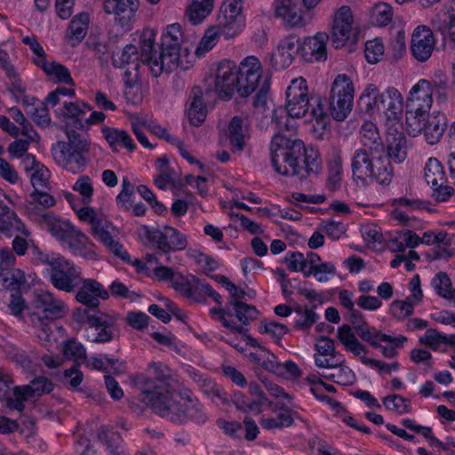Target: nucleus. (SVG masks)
<instances>
[{
    "label": "nucleus",
    "instance_id": "nucleus-7",
    "mask_svg": "<svg viewBox=\"0 0 455 455\" xmlns=\"http://www.w3.org/2000/svg\"><path fill=\"white\" fill-rule=\"evenodd\" d=\"M433 104V87L430 81L420 79L412 86L406 100L405 124H410L413 128L419 127L416 124V118L427 115Z\"/></svg>",
    "mask_w": 455,
    "mask_h": 455
},
{
    "label": "nucleus",
    "instance_id": "nucleus-13",
    "mask_svg": "<svg viewBox=\"0 0 455 455\" xmlns=\"http://www.w3.org/2000/svg\"><path fill=\"white\" fill-rule=\"evenodd\" d=\"M214 91L223 100H229L235 92L238 93V78L234 62L222 60L219 63L214 79Z\"/></svg>",
    "mask_w": 455,
    "mask_h": 455
},
{
    "label": "nucleus",
    "instance_id": "nucleus-34",
    "mask_svg": "<svg viewBox=\"0 0 455 455\" xmlns=\"http://www.w3.org/2000/svg\"><path fill=\"white\" fill-rule=\"evenodd\" d=\"M145 245L156 250V253L168 254L170 246L166 239L165 226L162 228L142 227Z\"/></svg>",
    "mask_w": 455,
    "mask_h": 455
},
{
    "label": "nucleus",
    "instance_id": "nucleus-61",
    "mask_svg": "<svg viewBox=\"0 0 455 455\" xmlns=\"http://www.w3.org/2000/svg\"><path fill=\"white\" fill-rule=\"evenodd\" d=\"M166 239L171 251H182L188 246L187 235L178 229L165 226Z\"/></svg>",
    "mask_w": 455,
    "mask_h": 455
},
{
    "label": "nucleus",
    "instance_id": "nucleus-5",
    "mask_svg": "<svg viewBox=\"0 0 455 455\" xmlns=\"http://www.w3.org/2000/svg\"><path fill=\"white\" fill-rule=\"evenodd\" d=\"M310 99L306 79L302 76L291 80L286 90L285 109L280 108L273 111L272 124L279 131L290 130V117L305 116L309 108Z\"/></svg>",
    "mask_w": 455,
    "mask_h": 455
},
{
    "label": "nucleus",
    "instance_id": "nucleus-32",
    "mask_svg": "<svg viewBox=\"0 0 455 455\" xmlns=\"http://www.w3.org/2000/svg\"><path fill=\"white\" fill-rule=\"evenodd\" d=\"M189 100L190 104L188 112L189 123L194 126H199L204 121L207 114L201 87L195 86L192 88Z\"/></svg>",
    "mask_w": 455,
    "mask_h": 455
},
{
    "label": "nucleus",
    "instance_id": "nucleus-15",
    "mask_svg": "<svg viewBox=\"0 0 455 455\" xmlns=\"http://www.w3.org/2000/svg\"><path fill=\"white\" fill-rule=\"evenodd\" d=\"M353 14L349 6H341L335 13L331 28L332 44L343 47L353 36Z\"/></svg>",
    "mask_w": 455,
    "mask_h": 455
},
{
    "label": "nucleus",
    "instance_id": "nucleus-44",
    "mask_svg": "<svg viewBox=\"0 0 455 455\" xmlns=\"http://www.w3.org/2000/svg\"><path fill=\"white\" fill-rule=\"evenodd\" d=\"M315 306L300 307L294 309L297 315L295 318V326L302 331L309 330L319 319V315L315 311Z\"/></svg>",
    "mask_w": 455,
    "mask_h": 455
},
{
    "label": "nucleus",
    "instance_id": "nucleus-47",
    "mask_svg": "<svg viewBox=\"0 0 455 455\" xmlns=\"http://www.w3.org/2000/svg\"><path fill=\"white\" fill-rule=\"evenodd\" d=\"M77 228L68 220H56L50 225V233L59 242L65 244Z\"/></svg>",
    "mask_w": 455,
    "mask_h": 455
},
{
    "label": "nucleus",
    "instance_id": "nucleus-20",
    "mask_svg": "<svg viewBox=\"0 0 455 455\" xmlns=\"http://www.w3.org/2000/svg\"><path fill=\"white\" fill-rule=\"evenodd\" d=\"M115 319L104 313L97 312L91 318V327L86 331V339L93 343L110 342L114 339Z\"/></svg>",
    "mask_w": 455,
    "mask_h": 455
},
{
    "label": "nucleus",
    "instance_id": "nucleus-49",
    "mask_svg": "<svg viewBox=\"0 0 455 455\" xmlns=\"http://www.w3.org/2000/svg\"><path fill=\"white\" fill-rule=\"evenodd\" d=\"M135 187L130 181L128 177L122 179V190L117 195L116 202L120 209L129 211L132 204V196L134 195Z\"/></svg>",
    "mask_w": 455,
    "mask_h": 455
},
{
    "label": "nucleus",
    "instance_id": "nucleus-18",
    "mask_svg": "<svg viewBox=\"0 0 455 455\" xmlns=\"http://www.w3.org/2000/svg\"><path fill=\"white\" fill-rule=\"evenodd\" d=\"M63 107L54 110L57 117L66 122L67 127L73 126L78 130L84 129L86 114L92 110V107L83 100L75 102L62 101Z\"/></svg>",
    "mask_w": 455,
    "mask_h": 455
},
{
    "label": "nucleus",
    "instance_id": "nucleus-55",
    "mask_svg": "<svg viewBox=\"0 0 455 455\" xmlns=\"http://www.w3.org/2000/svg\"><path fill=\"white\" fill-rule=\"evenodd\" d=\"M73 190L79 193L84 204H89L92 200L93 185L88 175L80 176L72 187Z\"/></svg>",
    "mask_w": 455,
    "mask_h": 455
},
{
    "label": "nucleus",
    "instance_id": "nucleus-48",
    "mask_svg": "<svg viewBox=\"0 0 455 455\" xmlns=\"http://www.w3.org/2000/svg\"><path fill=\"white\" fill-rule=\"evenodd\" d=\"M220 36H223L221 29L218 25L207 29L196 48L195 54L200 56L212 50Z\"/></svg>",
    "mask_w": 455,
    "mask_h": 455
},
{
    "label": "nucleus",
    "instance_id": "nucleus-41",
    "mask_svg": "<svg viewBox=\"0 0 455 455\" xmlns=\"http://www.w3.org/2000/svg\"><path fill=\"white\" fill-rule=\"evenodd\" d=\"M425 179L432 187L441 186L445 184L446 176L444 168L441 162L434 157H431L427 162L425 168Z\"/></svg>",
    "mask_w": 455,
    "mask_h": 455
},
{
    "label": "nucleus",
    "instance_id": "nucleus-42",
    "mask_svg": "<svg viewBox=\"0 0 455 455\" xmlns=\"http://www.w3.org/2000/svg\"><path fill=\"white\" fill-rule=\"evenodd\" d=\"M210 313L213 317L217 315V320H219L225 328L230 330V331L239 334L245 333L246 328L243 325L236 324L233 320H231L233 313L228 303L225 307L211 308Z\"/></svg>",
    "mask_w": 455,
    "mask_h": 455
},
{
    "label": "nucleus",
    "instance_id": "nucleus-37",
    "mask_svg": "<svg viewBox=\"0 0 455 455\" xmlns=\"http://www.w3.org/2000/svg\"><path fill=\"white\" fill-rule=\"evenodd\" d=\"M39 68L43 69L48 78L53 83L75 86L71 74L68 68L64 65L56 61H48L46 60L41 63Z\"/></svg>",
    "mask_w": 455,
    "mask_h": 455
},
{
    "label": "nucleus",
    "instance_id": "nucleus-54",
    "mask_svg": "<svg viewBox=\"0 0 455 455\" xmlns=\"http://www.w3.org/2000/svg\"><path fill=\"white\" fill-rule=\"evenodd\" d=\"M393 18L392 8L387 4H377L371 12V23L378 27H385L389 24Z\"/></svg>",
    "mask_w": 455,
    "mask_h": 455
},
{
    "label": "nucleus",
    "instance_id": "nucleus-33",
    "mask_svg": "<svg viewBox=\"0 0 455 455\" xmlns=\"http://www.w3.org/2000/svg\"><path fill=\"white\" fill-rule=\"evenodd\" d=\"M101 132L105 140L115 151L117 150V147H123L131 152L136 148L132 137L124 130L103 126Z\"/></svg>",
    "mask_w": 455,
    "mask_h": 455
},
{
    "label": "nucleus",
    "instance_id": "nucleus-6",
    "mask_svg": "<svg viewBox=\"0 0 455 455\" xmlns=\"http://www.w3.org/2000/svg\"><path fill=\"white\" fill-rule=\"evenodd\" d=\"M354 84L349 76L338 75L334 79L330 97V113L337 121H343L350 114L354 101Z\"/></svg>",
    "mask_w": 455,
    "mask_h": 455
},
{
    "label": "nucleus",
    "instance_id": "nucleus-60",
    "mask_svg": "<svg viewBox=\"0 0 455 455\" xmlns=\"http://www.w3.org/2000/svg\"><path fill=\"white\" fill-rule=\"evenodd\" d=\"M313 101L309 106L312 107L311 111L308 114V121L315 122L314 126H317L320 129H323L327 124L328 116L323 110L322 100L319 98H312Z\"/></svg>",
    "mask_w": 455,
    "mask_h": 455
},
{
    "label": "nucleus",
    "instance_id": "nucleus-59",
    "mask_svg": "<svg viewBox=\"0 0 455 455\" xmlns=\"http://www.w3.org/2000/svg\"><path fill=\"white\" fill-rule=\"evenodd\" d=\"M337 369V372L323 374V377L342 386L354 384L355 381V375L349 367L341 364V366Z\"/></svg>",
    "mask_w": 455,
    "mask_h": 455
},
{
    "label": "nucleus",
    "instance_id": "nucleus-28",
    "mask_svg": "<svg viewBox=\"0 0 455 455\" xmlns=\"http://www.w3.org/2000/svg\"><path fill=\"white\" fill-rule=\"evenodd\" d=\"M379 154H371L366 148L355 150L351 159V169L354 180L365 181L372 169L373 160Z\"/></svg>",
    "mask_w": 455,
    "mask_h": 455
},
{
    "label": "nucleus",
    "instance_id": "nucleus-53",
    "mask_svg": "<svg viewBox=\"0 0 455 455\" xmlns=\"http://www.w3.org/2000/svg\"><path fill=\"white\" fill-rule=\"evenodd\" d=\"M98 438L106 445L108 452L120 449L122 442L120 435L108 426H102L99 428Z\"/></svg>",
    "mask_w": 455,
    "mask_h": 455
},
{
    "label": "nucleus",
    "instance_id": "nucleus-35",
    "mask_svg": "<svg viewBox=\"0 0 455 455\" xmlns=\"http://www.w3.org/2000/svg\"><path fill=\"white\" fill-rule=\"evenodd\" d=\"M393 175L394 171L389 159L383 154H379L377 158L373 160L372 169H371V173L368 174L367 179L370 178L380 185H388Z\"/></svg>",
    "mask_w": 455,
    "mask_h": 455
},
{
    "label": "nucleus",
    "instance_id": "nucleus-23",
    "mask_svg": "<svg viewBox=\"0 0 455 455\" xmlns=\"http://www.w3.org/2000/svg\"><path fill=\"white\" fill-rule=\"evenodd\" d=\"M329 36L325 32H318L314 36L306 38L300 44L302 58L307 62L325 60L327 59V43Z\"/></svg>",
    "mask_w": 455,
    "mask_h": 455
},
{
    "label": "nucleus",
    "instance_id": "nucleus-57",
    "mask_svg": "<svg viewBox=\"0 0 455 455\" xmlns=\"http://www.w3.org/2000/svg\"><path fill=\"white\" fill-rule=\"evenodd\" d=\"M419 341L433 349H437L441 344L450 343L455 345V336L446 337L434 329H429L425 332L424 336L419 339Z\"/></svg>",
    "mask_w": 455,
    "mask_h": 455
},
{
    "label": "nucleus",
    "instance_id": "nucleus-4",
    "mask_svg": "<svg viewBox=\"0 0 455 455\" xmlns=\"http://www.w3.org/2000/svg\"><path fill=\"white\" fill-rule=\"evenodd\" d=\"M65 133L68 141H57L52 146L53 160L69 172H81L87 164L84 155L90 150L91 141L70 127H66Z\"/></svg>",
    "mask_w": 455,
    "mask_h": 455
},
{
    "label": "nucleus",
    "instance_id": "nucleus-29",
    "mask_svg": "<svg viewBox=\"0 0 455 455\" xmlns=\"http://www.w3.org/2000/svg\"><path fill=\"white\" fill-rule=\"evenodd\" d=\"M360 142L362 148H366L371 154H384L385 144L375 124L366 121L360 128Z\"/></svg>",
    "mask_w": 455,
    "mask_h": 455
},
{
    "label": "nucleus",
    "instance_id": "nucleus-16",
    "mask_svg": "<svg viewBox=\"0 0 455 455\" xmlns=\"http://www.w3.org/2000/svg\"><path fill=\"white\" fill-rule=\"evenodd\" d=\"M300 50L299 37L290 35L278 43L276 49L271 54L270 65L275 70H283L290 67Z\"/></svg>",
    "mask_w": 455,
    "mask_h": 455
},
{
    "label": "nucleus",
    "instance_id": "nucleus-19",
    "mask_svg": "<svg viewBox=\"0 0 455 455\" xmlns=\"http://www.w3.org/2000/svg\"><path fill=\"white\" fill-rule=\"evenodd\" d=\"M76 299L77 302L90 307L96 308L100 306V299L109 298L108 291L95 279L82 278V283L76 290Z\"/></svg>",
    "mask_w": 455,
    "mask_h": 455
},
{
    "label": "nucleus",
    "instance_id": "nucleus-21",
    "mask_svg": "<svg viewBox=\"0 0 455 455\" xmlns=\"http://www.w3.org/2000/svg\"><path fill=\"white\" fill-rule=\"evenodd\" d=\"M56 204L55 198L44 189H36L25 202V210L28 217L33 220H45L50 218L47 210Z\"/></svg>",
    "mask_w": 455,
    "mask_h": 455
},
{
    "label": "nucleus",
    "instance_id": "nucleus-22",
    "mask_svg": "<svg viewBox=\"0 0 455 455\" xmlns=\"http://www.w3.org/2000/svg\"><path fill=\"white\" fill-rule=\"evenodd\" d=\"M139 5V0H105L104 11L114 14L116 22L124 30H130L132 18Z\"/></svg>",
    "mask_w": 455,
    "mask_h": 455
},
{
    "label": "nucleus",
    "instance_id": "nucleus-38",
    "mask_svg": "<svg viewBox=\"0 0 455 455\" xmlns=\"http://www.w3.org/2000/svg\"><path fill=\"white\" fill-rule=\"evenodd\" d=\"M89 23L90 15L88 12H83L74 16L67 31L68 37L76 43L82 42L87 35Z\"/></svg>",
    "mask_w": 455,
    "mask_h": 455
},
{
    "label": "nucleus",
    "instance_id": "nucleus-46",
    "mask_svg": "<svg viewBox=\"0 0 455 455\" xmlns=\"http://www.w3.org/2000/svg\"><path fill=\"white\" fill-rule=\"evenodd\" d=\"M230 307L233 316H235L243 325H247L251 321L258 318L259 311L254 306L235 302Z\"/></svg>",
    "mask_w": 455,
    "mask_h": 455
},
{
    "label": "nucleus",
    "instance_id": "nucleus-3",
    "mask_svg": "<svg viewBox=\"0 0 455 455\" xmlns=\"http://www.w3.org/2000/svg\"><path fill=\"white\" fill-rule=\"evenodd\" d=\"M156 33L145 29L140 35L141 60L153 76L158 77L164 71H170L175 66L173 60L176 52L180 51L183 36L178 23L168 26L163 33L160 52L155 48Z\"/></svg>",
    "mask_w": 455,
    "mask_h": 455
},
{
    "label": "nucleus",
    "instance_id": "nucleus-39",
    "mask_svg": "<svg viewBox=\"0 0 455 455\" xmlns=\"http://www.w3.org/2000/svg\"><path fill=\"white\" fill-rule=\"evenodd\" d=\"M419 235L411 230L405 229L398 232L394 238L387 242V248L392 252H403L406 247L418 246Z\"/></svg>",
    "mask_w": 455,
    "mask_h": 455
},
{
    "label": "nucleus",
    "instance_id": "nucleus-63",
    "mask_svg": "<svg viewBox=\"0 0 455 455\" xmlns=\"http://www.w3.org/2000/svg\"><path fill=\"white\" fill-rule=\"evenodd\" d=\"M432 286L436 293L444 298L450 299L451 291V282L448 275L444 272H439L432 280Z\"/></svg>",
    "mask_w": 455,
    "mask_h": 455
},
{
    "label": "nucleus",
    "instance_id": "nucleus-25",
    "mask_svg": "<svg viewBox=\"0 0 455 455\" xmlns=\"http://www.w3.org/2000/svg\"><path fill=\"white\" fill-rule=\"evenodd\" d=\"M0 233L8 236H12L14 233H21L25 236L31 235L15 212L2 201H0Z\"/></svg>",
    "mask_w": 455,
    "mask_h": 455
},
{
    "label": "nucleus",
    "instance_id": "nucleus-14",
    "mask_svg": "<svg viewBox=\"0 0 455 455\" xmlns=\"http://www.w3.org/2000/svg\"><path fill=\"white\" fill-rule=\"evenodd\" d=\"M115 231V226L106 218H103L90 230V233L97 241L107 247L110 252L124 261H129L130 255L120 243Z\"/></svg>",
    "mask_w": 455,
    "mask_h": 455
},
{
    "label": "nucleus",
    "instance_id": "nucleus-11",
    "mask_svg": "<svg viewBox=\"0 0 455 455\" xmlns=\"http://www.w3.org/2000/svg\"><path fill=\"white\" fill-rule=\"evenodd\" d=\"M217 23L226 39L237 36L244 27L243 0H225L220 7Z\"/></svg>",
    "mask_w": 455,
    "mask_h": 455
},
{
    "label": "nucleus",
    "instance_id": "nucleus-24",
    "mask_svg": "<svg viewBox=\"0 0 455 455\" xmlns=\"http://www.w3.org/2000/svg\"><path fill=\"white\" fill-rule=\"evenodd\" d=\"M273 10L275 16L291 28H300L306 24L302 11L295 0H274Z\"/></svg>",
    "mask_w": 455,
    "mask_h": 455
},
{
    "label": "nucleus",
    "instance_id": "nucleus-43",
    "mask_svg": "<svg viewBox=\"0 0 455 455\" xmlns=\"http://www.w3.org/2000/svg\"><path fill=\"white\" fill-rule=\"evenodd\" d=\"M214 0H193L188 8V16L193 24L200 23L213 9Z\"/></svg>",
    "mask_w": 455,
    "mask_h": 455
},
{
    "label": "nucleus",
    "instance_id": "nucleus-64",
    "mask_svg": "<svg viewBox=\"0 0 455 455\" xmlns=\"http://www.w3.org/2000/svg\"><path fill=\"white\" fill-rule=\"evenodd\" d=\"M414 304L406 300H395L390 305V314L398 320L404 319L413 314Z\"/></svg>",
    "mask_w": 455,
    "mask_h": 455
},
{
    "label": "nucleus",
    "instance_id": "nucleus-9",
    "mask_svg": "<svg viewBox=\"0 0 455 455\" xmlns=\"http://www.w3.org/2000/svg\"><path fill=\"white\" fill-rule=\"evenodd\" d=\"M82 272L72 261L60 255L50 270V281L58 290L74 292L82 283Z\"/></svg>",
    "mask_w": 455,
    "mask_h": 455
},
{
    "label": "nucleus",
    "instance_id": "nucleus-62",
    "mask_svg": "<svg viewBox=\"0 0 455 455\" xmlns=\"http://www.w3.org/2000/svg\"><path fill=\"white\" fill-rule=\"evenodd\" d=\"M28 110L33 121L41 127H47L51 124V116L47 105L44 101H36V108Z\"/></svg>",
    "mask_w": 455,
    "mask_h": 455
},
{
    "label": "nucleus",
    "instance_id": "nucleus-12",
    "mask_svg": "<svg viewBox=\"0 0 455 455\" xmlns=\"http://www.w3.org/2000/svg\"><path fill=\"white\" fill-rule=\"evenodd\" d=\"M35 311L32 313V321L36 323L41 320L53 321L61 318L65 314V303L56 299L49 291H40L34 299Z\"/></svg>",
    "mask_w": 455,
    "mask_h": 455
},
{
    "label": "nucleus",
    "instance_id": "nucleus-56",
    "mask_svg": "<svg viewBox=\"0 0 455 455\" xmlns=\"http://www.w3.org/2000/svg\"><path fill=\"white\" fill-rule=\"evenodd\" d=\"M140 47L141 48V41L140 40ZM141 51L139 52L137 46L133 44H128L126 45L120 57V61L117 63V60H114V65L121 67L123 64H133L134 65V70L138 69L139 63L138 61L140 60L142 64L143 61L141 60Z\"/></svg>",
    "mask_w": 455,
    "mask_h": 455
},
{
    "label": "nucleus",
    "instance_id": "nucleus-8",
    "mask_svg": "<svg viewBox=\"0 0 455 455\" xmlns=\"http://www.w3.org/2000/svg\"><path fill=\"white\" fill-rule=\"evenodd\" d=\"M416 120V124L419 127L414 131L413 126L406 124V131L413 137L422 132L425 140L429 145L437 144L448 128V118L441 111H434L431 114L428 112L427 115H422L421 117L418 116Z\"/></svg>",
    "mask_w": 455,
    "mask_h": 455
},
{
    "label": "nucleus",
    "instance_id": "nucleus-58",
    "mask_svg": "<svg viewBox=\"0 0 455 455\" xmlns=\"http://www.w3.org/2000/svg\"><path fill=\"white\" fill-rule=\"evenodd\" d=\"M384 406L390 411H394L398 414H404L411 411L410 400L403 397L400 395H390L383 399Z\"/></svg>",
    "mask_w": 455,
    "mask_h": 455
},
{
    "label": "nucleus",
    "instance_id": "nucleus-50",
    "mask_svg": "<svg viewBox=\"0 0 455 455\" xmlns=\"http://www.w3.org/2000/svg\"><path fill=\"white\" fill-rule=\"evenodd\" d=\"M25 392L31 396H39L48 394L53 389V384L44 376H39L30 381L29 385L22 387Z\"/></svg>",
    "mask_w": 455,
    "mask_h": 455
},
{
    "label": "nucleus",
    "instance_id": "nucleus-40",
    "mask_svg": "<svg viewBox=\"0 0 455 455\" xmlns=\"http://www.w3.org/2000/svg\"><path fill=\"white\" fill-rule=\"evenodd\" d=\"M0 283L4 288L11 289L14 291L29 288V283L25 272L14 267L0 278Z\"/></svg>",
    "mask_w": 455,
    "mask_h": 455
},
{
    "label": "nucleus",
    "instance_id": "nucleus-36",
    "mask_svg": "<svg viewBox=\"0 0 455 455\" xmlns=\"http://www.w3.org/2000/svg\"><path fill=\"white\" fill-rule=\"evenodd\" d=\"M203 281L197 278L196 275L184 276L180 274H177L172 286L184 297L199 300L197 293L200 291V288Z\"/></svg>",
    "mask_w": 455,
    "mask_h": 455
},
{
    "label": "nucleus",
    "instance_id": "nucleus-2",
    "mask_svg": "<svg viewBox=\"0 0 455 455\" xmlns=\"http://www.w3.org/2000/svg\"><path fill=\"white\" fill-rule=\"evenodd\" d=\"M272 165L283 176L297 177L299 180L316 177L322 171V159L318 150L306 148L300 140H291L276 133L270 143Z\"/></svg>",
    "mask_w": 455,
    "mask_h": 455
},
{
    "label": "nucleus",
    "instance_id": "nucleus-17",
    "mask_svg": "<svg viewBox=\"0 0 455 455\" xmlns=\"http://www.w3.org/2000/svg\"><path fill=\"white\" fill-rule=\"evenodd\" d=\"M435 39L430 28L418 26L411 36V51L413 57L420 62L427 61L432 55Z\"/></svg>",
    "mask_w": 455,
    "mask_h": 455
},
{
    "label": "nucleus",
    "instance_id": "nucleus-27",
    "mask_svg": "<svg viewBox=\"0 0 455 455\" xmlns=\"http://www.w3.org/2000/svg\"><path fill=\"white\" fill-rule=\"evenodd\" d=\"M65 245L76 256H80L88 259H96L95 244L79 228L72 234Z\"/></svg>",
    "mask_w": 455,
    "mask_h": 455
},
{
    "label": "nucleus",
    "instance_id": "nucleus-30",
    "mask_svg": "<svg viewBox=\"0 0 455 455\" xmlns=\"http://www.w3.org/2000/svg\"><path fill=\"white\" fill-rule=\"evenodd\" d=\"M249 137V124L246 117L235 116L229 122L228 138L233 148L243 151L245 140Z\"/></svg>",
    "mask_w": 455,
    "mask_h": 455
},
{
    "label": "nucleus",
    "instance_id": "nucleus-45",
    "mask_svg": "<svg viewBox=\"0 0 455 455\" xmlns=\"http://www.w3.org/2000/svg\"><path fill=\"white\" fill-rule=\"evenodd\" d=\"M355 333L374 348L380 347L381 340H389L388 334L381 333L376 328L369 326L368 323L357 326Z\"/></svg>",
    "mask_w": 455,
    "mask_h": 455
},
{
    "label": "nucleus",
    "instance_id": "nucleus-51",
    "mask_svg": "<svg viewBox=\"0 0 455 455\" xmlns=\"http://www.w3.org/2000/svg\"><path fill=\"white\" fill-rule=\"evenodd\" d=\"M342 170V160L340 156H334L328 164L327 186L329 188L336 190L339 187Z\"/></svg>",
    "mask_w": 455,
    "mask_h": 455
},
{
    "label": "nucleus",
    "instance_id": "nucleus-1",
    "mask_svg": "<svg viewBox=\"0 0 455 455\" xmlns=\"http://www.w3.org/2000/svg\"><path fill=\"white\" fill-rule=\"evenodd\" d=\"M137 384L140 388V401L160 417L178 424L188 420L197 424L206 421V414L197 399L170 393L164 379H151L141 375L138 377Z\"/></svg>",
    "mask_w": 455,
    "mask_h": 455
},
{
    "label": "nucleus",
    "instance_id": "nucleus-26",
    "mask_svg": "<svg viewBox=\"0 0 455 455\" xmlns=\"http://www.w3.org/2000/svg\"><path fill=\"white\" fill-rule=\"evenodd\" d=\"M434 30L445 36L449 33L451 42L455 44V2L445 5L431 20Z\"/></svg>",
    "mask_w": 455,
    "mask_h": 455
},
{
    "label": "nucleus",
    "instance_id": "nucleus-52",
    "mask_svg": "<svg viewBox=\"0 0 455 455\" xmlns=\"http://www.w3.org/2000/svg\"><path fill=\"white\" fill-rule=\"evenodd\" d=\"M63 354L66 358L75 362L87 361L85 347L77 340L71 339L63 344Z\"/></svg>",
    "mask_w": 455,
    "mask_h": 455
},
{
    "label": "nucleus",
    "instance_id": "nucleus-10",
    "mask_svg": "<svg viewBox=\"0 0 455 455\" xmlns=\"http://www.w3.org/2000/svg\"><path fill=\"white\" fill-rule=\"evenodd\" d=\"M238 78V94L240 97L246 98L256 92L257 86L267 78L263 76L262 65L260 60L253 55L245 57L235 68Z\"/></svg>",
    "mask_w": 455,
    "mask_h": 455
},
{
    "label": "nucleus",
    "instance_id": "nucleus-31",
    "mask_svg": "<svg viewBox=\"0 0 455 455\" xmlns=\"http://www.w3.org/2000/svg\"><path fill=\"white\" fill-rule=\"evenodd\" d=\"M387 158L396 164L403 163L407 157V140L403 132L389 129L386 139Z\"/></svg>",
    "mask_w": 455,
    "mask_h": 455
}]
</instances>
